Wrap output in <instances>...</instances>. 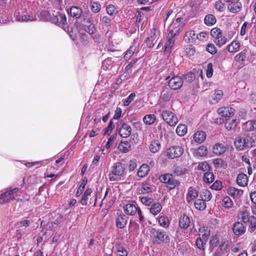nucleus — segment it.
Wrapping results in <instances>:
<instances>
[{"label": "nucleus", "instance_id": "nucleus-1", "mask_svg": "<svg viewBox=\"0 0 256 256\" xmlns=\"http://www.w3.org/2000/svg\"><path fill=\"white\" fill-rule=\"evenodd\" d=\"M150 233L154 244H158L161 243H169V236L164 230L153 228L151 230Z\"/></svg>", "mask_w": 256, "mask_h": 256}, {"label": "nucleus", "instance_id": "nucleus-2", "mask_svg": "<svg viewBox=\"0 0 256 256\" xmlns=\"http://www.w3.org/2000/svg\"><path fill=\"white\" fill-rule=\"evenodd\" d=\"M124 168L121 162H116L112 167V172L109 174L110 180L111 182L116 181L119 180V177L124 174Z\"/></svg>", "mask_w": 256, "mask_h": 256}, {"label": "nucleus", "instance_id": "nucleus-3", "mask_svg": "<svg viewBox=\"0 0 256 256\" xmlns=\"http://www.w3.org/2000/svg\"><path fill=\"white\" fill-rule=\"evenodd\" d=\"M159 180L160 182L164 183L166 184V186L169 190L174 188L176 186H179L180 182L175 180L174 176L170 174H165L161 175Z\"/></svg>", "mask_w": 256, "mask_h": 256}, {"label": "nucleus", "instance_id": "nucleus-4", "mask_svg": "<svg viewBox=\"0 0 256 256\" xmlns=\"http://www.w3.org/2000/svg\"><path fill=\"white\" fill-rule=\"evenodd\" d=\"M228 242L226 239H222V243L215 250L210 251L212 256H227Z\"/></svg>", "mask_w": 256, "mask_h": 256}, {"label": "nucleus", "instance_id": "nucleus-5", "mask_svg": "<svg viewBox=\"0 0 256 256\" xmlns=\"http://www.w3.org/2000/svg\"><path fill=\"white\" fill-rule=\"evenodd\" d=\"M52 22L62 28L64 30L67 28L66 17V14L62 13L56 12L55 15L53 14Z\"/></svg>", "mask_w": 256, "mask_h": 256}, {"label": "nucleus", "instance_id": "nucleus-6", "mask_svg": "<svg viewBox=\"0 0 256 256\" xmlns=\"http://www.w3.org/2000/svg\"><path fill=\"white\" fill-rule=\"evenodd\" d=\"M162 116L163 120L170 126L176 124L178 122V118L170 110H164L162 112Z\"/></svg>", "mask_w": 256, "mask_h": 256}, {"label": "nucleus", "instance_id": "nucleus-7", "mask_svg": "<svg viewBox=\"0 0 256 256\" xmlns=\"http://www.w3.org/2000/svg\"><path fill=\"white\" fill-rule=\"evenodd\" d=\"M184 153V148L180 146H174L167 150L166 156L172 159L181 156Z\"/></svg>", "mask_w": 256, "mask_h": 256}, {"label": "nucleus", "instance_id": "nucleus-8", "mask_svg": "<svg viewBox=\"0 0 256 256\" xmlns=\"http://www.w3.org/2000/svg\"><path fill=\"white\" fill-rule=\"evenodd\" d=\"M117 130L121 137L126 138L130 135L132 129L129 124L123 123L118 128H117Z\"/></svg>", "mask_w": 256, "mask_h": 256}, {"label": "nucleus", "instance_id": "nucleus-9", "mask_svg": "<svg viewBox=\"0 0 256 256\" xmlns=\"http://www.w3.org/2000/svg\"><path fill=\"white\" fill-rule=\"evenodd\" d=\"M74 26L76 27L78 30H84L85 32H94L95 30L94 25L89 21L86 22L83 24L82 28H81L80 23L78 20L75 22Z\"/></svg>", "mask_w": 256, "mask_h": 256}, {"label": "nucleus", "instance_id": "nucleus-10", "mask_svg": "<svg viewBox=\"0 0 256 256\" xmlns=\"http://www.w3.org/2000/svg\"><path fill=\"white\" fill-rule=\"evenodd\" d=\"M183 84V80L181 77L174 76L168 81L170 87L174 90L180 88Z\"/></svg>", "mask_w": 256, "mask_h": 256}, {"label": "nucleus", "instance_id": "nucleus-11", "mask_svg": "<svg viewBox=\"0 0 256 256\" xmlns=\"http://www.w3.org/2000/svg\"><path fill=\"white\" fill-rule=\"evenodd\" d=\"M15 19L18 22H27L28 21H32L34 18L32 16L26 14L24 12H16L14 14Z\"/></svg>", "mask_w": 256, "mask_h": 256}, {"label": "nucleus", "instance_id": "nucleus-12", "mask_svg": "<svg viewBox=\"0 0 256 256\" xmlns=\"http://www.w3.org/2000/svg\"><path fill=\"white\" fill-rule=\"evenodd\" d=\"M246 228L241 222H235L232 226V231L236 236H240L246 232Z\"/></svg>", "mask_w": 256, "mask_h": 256}, {"label": "nucleus", "instance_id": "nucleus-13", "mask_svg": "<svg viewBox=\"0 0 256 256\" xmlns=\"http://www.w3.org/2000/svg\"><path fill=\"white\" fill-rule=\"evenodd\" d=\"M217 112L222 117L229 118L234 114V110L231 107H224L219 108Z\"/></svg>", "mask_w": 256, "mask_h": 256}, {"label": "nucleus", "instance_id": "nucleus-14", "mask_svg": "<svg viewBox=\"0 0 256 256\" xmlns=\"http://www.w3.org/2000/svg\"><path fill=\"white\" fill-rule=\"evenodd\" d=\"M222 238H220V236H214L210 238V251L215 250L222 243Z\"/></svg>", "mask_w": 256, "mask_h": 256}, {"label": "nucleus", "instance_id": "nucleus-15", "mask_svg": "<svg viewBox=\"0 0 256 256\" xmlns=\"http://www.w3.org/2000/svg\"><path fill=\"white\" fill-rule=\"evenodd\" d=\"M201 34H206V33H186L184 38L186 42L192 43L197 39L200 40Z\"/></svg>", "mask_w": 256, "mask_h": 256}, {"label": "nucleus", "instance_id": "nucleus-16", "mask_svg": "<svg viewBox=\"0 0 256 256\" xmlns=\"http://www.w3.org/2000/svg\"><path fill=\"white\" fill-rule=\"evenodd\" d=\"M210 34L215 39L214 42L220 46L225 44L228 40V38L222 36V33H210Z\"/></svg>", "mask_w": 256, "mask_h": 256}, {"label": "nucleus", "instance_id": "nucleus-17", "mask_svg": "<svg viewBox=\"0 0 256 256\" xmlns=\"http://www.w3.org/2000/svg\"><path fill=\"white\" fill-rule=\"evenodd\" d=\"M68 12L72 17L78 20L81 16L83 12L80 8L76 6H72L70 8L69 10H68Z\"/></svg>", "mask_w": 256, "mask_h": 256}, {"label": "nucleus", "instance_id": "nucleus-18", "mask_svg": "<svg viewBox=\"0 0 256 256\" xmlns=\"http://www.w3.org/2000/svg\"><path fill=\"white\" fill-rule=\"evenodd\" d=\"M177 35L176 33H168L167 40L164 46L165 50L170 52L171 48L174 43V37Z\"/></svg>", "mask_w": 256, "mask_h": 256}, {"label": "nucleus", "instance_id": "nucleus-19", "mask_svg": "<svg viewBox=\"0 0 256 256\" xmlns=\"http://www.w3.org/2000/svg\"><path fill=\"white\" fill-rule=\"evenodd\" d=\"M128 217L124 214L118 215L116 218V226L120 228H124L126 224Z\"/></svg>", "mask_w": 256, "mask_h": 256}, {"label": "nucleus", "instance_id": "nucleus-20", "mask_svg": "<svg viewBox=\"0 0 256 256\" xmlns=\"http://www.w3.org/2000/svg\"><path fill=\"white\" fill-rule=\"evenodd\" d=\"M138 208L132 204H128L124 207V212L127 214L131 216L134 215L138 210Z\"/></svg>", "mask_w": 256, "mask_h": 256}, {"label": "nucleus", "instance_id": "nucleus-21", "mask_svg": "<svg viewBox=\"0 0 256 256\" xmlns=\"http://www.w3.org/2000/svg\"><path fill=\"white\" fill-rule=\"evenodd\" d=\"M190 218L186 214H183L179 219L180 226L184 229H186L190 226Z\"/></svg>", "mask_w": 256, "mask_h": 256}, {"label": "nucleus", "instance_id": "nucleus-22", "mask_svg": "<svg viewBox=\"0 0 256 256\" xmlns=\"http://www.w3.org/2000/svg\"><path fill=\"white\" fill-rule=\"evenodd\" d=\"M228 8L230 12L236 13L240 11L242 8V4L238 1L232 2L228 5Z\"/></svg>", "mask_w": 256, "mask_h": 256}, {"label": "nucleus", "instance_id": "nucleus-23", "mask_svg": "<svg viewBox=\"0 0 256 256\" xmlns=\"http://www.w3.org/2000/svg\"><path fill=\"white\" fill-rule=\"evenodd\" d=\"M158 36L156 33H153L150 37H147L145 40V42L148 48H150L154 46L155 42L158 39Z\"/></svg>", "mask_w": 256, "mask_h": 256}, {"label": "nucleus", "instance_id": "nucleus-24", "mask_svg": "<svg viewBox=\"0 0 256 256\" xmlns=\"http://www.w3.org/2000/svg\"><path fill=\"white\" fill-rule=\"evenodd\" d=\"M248 176L246 174L241 173L240 174L237 176V184L240 186H244L247 184Z\"/></svg>", "mask_w": 256, "mask_h": 256}, {"label": "nucleus", "instance_id": "nucleus-25", "mask_svg": "<svg viewBox=\"0 0 256 256\" xmlns=\"http://www.w3.org/2000/svg\"><path fill=\"white\" fill-rule=\"evenodd\" d=\"M150 170L149 166L148 164H143L138 169L137 174L139 177L144 178L148 173Z\"/></svg>", "mask_w": 256, "mask_h": 256}, {"label": "nucleus", "instance_id": "nucleus-26", "mask_svg": "<svg viewBox=\"0 0 256 256\" xmlns=\"http://www.w3.org/2000/svg\"><path fill=\"white\" fill-rule=\"evenodd\" d=\"M206 133L203 131H198L194 134V140L196 142L201 144L206 139Z\"/></svg>", "mask_w": 256, "mask_h": 256}, {"label": "nucleus", "instance_id": "nucleus-27", "mask_svg": "<svg viewBox=\"0 0 256 256\" xmlns=\"http://www.w3.org/2000/svg\"><path fill=\"white\" fill-rule=\"evenodd\" d=\"M130 148V144L128 141H122L119 144L118 148L120 151L124 153H126L129 152Z\"/></svg>", "mask_w": 256, "mask_h": 256}, {"label": "nucleus", "instance_id": "nucleus-28", "mask_svg": "<svg viewBox=\"0 0 256 256\" xmlns=\"http://www.w3.org/2000/svg\"><path fill=\"white\" fill-rule=\"evenodd\" d=\"M238 122L236 119L230 120V118H226L225 122V128L228 130H231L236 126Z\"/></svg>", "mask_w": 256, "mask_h": 256}, {"label": "nucleus", "instance_id": "nucleus-29", "mask_svg": "<svg viewBox=\"0 0 256 256\" xmlns=\"http://www.w3.org/2000/svg\"><path fill=\"white\" fill-rule=\"evenodd\" d=\"M226 151V147L222 144H216L213 148V152L217 155L223 154Z\"/></svg>", "mask_w": 256, "mask_h": 256}, {"label": "nucleus", "instance_id": "nucleus-30", "mask_svg": "<svg viewBox=\"0 0 256 256\" xmlns=\"http://www.w3.org/2000/svg\"><path fill=\"white\" fill-rule=\"evenodd\" d=\"M162 209V206L160 202L153 203L150 208V212L156 216L161 211Z\"/></svg>", "mask_w": 256, "mask_h": 256}, {"label": "nucleus", "instance_id": "nucleus-31", "mask_svg": "<svg viewBox=\"0 0 256 256\" xmlns=\"http://www.w3.org/2000/svg\"><path fill=\"white\" fill-rule=\"evenodd\" d=\"M200 199L204 200V201H210L212 197V194L210 191L207 190H202L200 194Z\"/></svg>", "mask_w": 256, "mask_h": 256}, {"label": "nucleus", "instance_id": "nucleus-32", "mask_svg": "<svg viewBox=\"0 0 256 256\" xmlns=\"http://www.w3.org/2000/svg\"><path fill=\"white\" fill-rule=\"evenodd\" d=\"M238 217L240 219L242 220L244 223L248 222L251 218V216H250V213L246 210L240 212L238 214Z\"/></svg>", "mask_w": 256, "mask_h": 256}, {"label": "nucleus", "instance_id": "nucleus-33", "mask_svg": "<svg viewBox=\"0 0 256 256\" xmlns=\"http://www.w3.org/2000/svg\"><path fill=\"white\" fill-rule=\"evenodd\" d=\"M160 144L158 140L152 141L150 145L149 148L152 152L156 153L160 148Z\"/></svg>", "mask_w": 256, "mask_h": 256}, {"label": "nucleus", "instance_id": "nucleus-34", "mask_svg": "<svg viewBox=\"0 0 256 256\" xmlns=\"http://www.w3.org/2000/svg\"><path fill=\"white\" fill-rule=\"evenodd\" d=\"M204 23L207 26H212L216 22V17L212 14H208L205 16Z\"/></svg>", "mask_w": 256, "mask_h": 256}, {"label": "nucleus", "instance_id": "nucleus-35", "mask_svg": "<svg viewBox=\"0 0 256 256\" xmlns=\"http://www.w3.org/2000/svg\"><path fill=\"white\" fill-rule=\"evenodd\" d=\"M176 134L180 136H184L187 132V126L185 124H180L176 128Z\"/></svg>", "mask_w": 256, "mask_h": 256}, {"label": "nucleus", "instance_id": "nucleus-36", "mask_svg": "<svg viewBox=\"0 0 256 256\" xmlns=\"http://www.w3.org/2000/svg\"><path fill=\"white\" fill-rule=\"evenodd\" d=\"M194 206L198 210H204L206 208V201L202 199H198L194 202Z\"/></svg>", "mask_w": 256, "mask_h": 256}, {"label": "nucleus", "instance_id": "nucleus-37", "mask_svg": "<svg viewBox=\"0 0 256 256\" xmlns=\"http://www.w3.org/2000/svg\"><path fill=\"white\" fill-rule=\"evenodd\" d=\"M240 48L239 42H234L227 46V50L230 52H234L238 50Z\"/></svg>", "mask_w": 256, "mask_h": 256}, {"label": "nucleus", "instance_id": "nucleus-38", "mask_svg": "<svg viewBox=\"0 0 256 256\" xmlns=\"http://www.w3.org/2000/svg\"><path fill=\"white\" fill-rule=\"evenodd\" d=\"M88 182V179L86 177L84 178L81 182L80 186L76 192V195L77 196H80L84 189L85 186Z\"/></svg>", "mask_w": 256, "mask_h": 256}, {"label": "nucleus", "instance_id": "nucleus-39", "mask_svg": "<svg viewBox=\"0 0 256 256\" xmlns=\"http://www.w3.org/2000/svg\"><path fill=\"white\" fill-rule=\"evenodd\" d=\"M156 118L154 114H147L143 118L144 122L148 124H152L156 121Z\"/></svg>", "mask_w": 256, "mask_h": 256}, {"label": "nucleus", "instance_id": "nucleus-40", "mask_svg": "<svg viewBox=\"0 0 256 256\" xmlns=\"http://www.w3.org/2000/svg\"><path fill=\"white\" fill-rule=\"evenodd\" d=\"M203 180L206 183H211L214 180V174L211 172H207L204 173Z\"/></svg>", "mask_w": 256, "mask_h": 256}, {"label": "nucleus", "instance_id": "nucleus-41", "mask_svg": "<svg viewBox=\"0 0 256 256\" xmlns=\"http://www.w3.org/2000/svg\"><path fill=\"white\" fill-rule=\"evenodd\" d=\"M242 140L243 138L241 137H237L234 141V145L236 148L240 150H243L245 148Z\"/></svg>", "mask_w": 256, "mask_h": 256}, {"label": "nucleus", "instance_id": "nucleus-42", "mask_svg": "<svg viewBox=\"0 0 256 256\" xmlns=\"http://www.w3.org/2000/svg\"><path fill=\"white\" fill-rule=\"evenodd\" d=\"M242 140L244 141L245 148H251L254 144V139L249 136H247L246 138H243Z\"/></svg>", "mask_w": 256, "mask_h": 256}, {"label": "nucleus", "instance_id": "nucleus-43", "mask_svg": "<svg viewBox=\"0 0 256 256\" xmlns=\"http://www.w3.org/2000/svg\"><path fill=\"white\" fill-rule=\"evenodd\" d=\"M154 186L147 182H144L142 186V193H149L152 191Z\"/></svg>", "mask_w": 256, "mask_h": 256}, {"label": "nucleus", "instance_id": "nucleus-44", "mask_svg": "<svg viewBox=\"0 0 256 256\" xmlns=\"http://www.w3.org/2000/svg\"><path fill=\"white\" fill-rule=\"evenodd\" d=\"M228 192L231 196H236L240 194H242L243 191L234 187H231L228 190Z\"/></svg>", "mask_w": 256, "mask_h": 256}, {"label": "nucleus", "instance_id": "nucleus-45", "mask_svg": "<svg viewBox=\"0 0 256 256\" xmlns=\"http://www.w3.org/2000/svg\"><path fill=\"white\" fill-rule=\"evenodd\" d=\"M223 96V92L221 90H218L215 92L214 94L212 96V98L214 102V103L218 102Z\"/></svg>", "mask_w": 256, "mask_h": 256}, {"label": "nucleus", "instance_id": "nucleus-46", "mask_svg": "<svg viewBox=\"0 0 256 256\" xmlns=\"http://www.w3.org/2000/svg\"><path fill=\"white\" fill-rule=\"evenodd\" d=\"M200 235H202L203 239H208L210 234V230L208 228H205L204 227L200 228H199Z\"/></svg>", "mask_w": 256, "mask_h": 256}, {"label": "nucleus", "instance_id": "nucleus-47", "mask_svg": "<svg viewBox=\"0 0 256 256\" xmlns=\"http://www.w3.org/2000/svg\"><path fill=\"white\" fill-rule=\"evenodd\" d=\"M198 168L199 170H202V171H209L210 168V166L208 164V163L206 162H200Z\"/></svg>", "mask_w": 256, "mask_h": 256}, {"label": "nucleus", "instance_id": "nucleus-48", "mask_svg": "<svg viewBox=\"0 0 256 256\" xmlns=\"http://www.w3.org/2000/svg\"><path fill=\"white\" fill-rule=\"evenodd\" d=\"M248 222H249V229L251 230L250 232H252L256 228V218L253 216H252Z\"/></svg>", "mask_w": 256, "mask_h": 256}, {"label": "nucleus", "instance_id": "nucleus-49", "mask_svg": "<svg viewBox=\"0 0 256 256\" xmlns=\"http://www.w3.org/2000/svg\"><path fill=\"white\" fill-rule=\"evenodd\" d=\"M158 223L163 227H168L169 225L168 218L164 216H161L158 218Z\"/></svg>", "mask_w": 256, "mask_h": 256}, {"label": "nucleus", "instance_id": "nucleus-50", "mask_svg": "<svg viewBox=\"0 0 256 256\" xmlns=\"http://www.w3.org/2000/svg\"><path fill=\"white\" fill-rule=\"evenodd\" d=\"M223 206L226 208H230L232 206L233 202L232 200L228 197H224L222 200Z\"/></svg>", "mask_w": 256, "mask_h": 256}, {"label": "nucleus", "instance_id": "nucleus-51", "mask_svg": "<svg viewBox=\"0 0 256 256\" xmlns=\"http://www.w3.org/2000/svg\"><path fill=\"white\" fill-rule=\"evenodd\" d=\"M215 8L218 11L223 12L226 8L225 4L222 0H219L216 2Z\"/></svg>", "mask_w": 256, "mask_h": 256}, {"label": "nucleus", "instance_id": "nucleus-52", "mask_svg": "<svg viewBox=\"0 0 256 256\" xmlns=\"http://www.w3.org/2000/svg\"><path fill=\"white\" fill-rule=\"evenodd\" d=\"M198 196V192L194 190L192 188H190V190H188V196L192 200H194V198H196Z\"/></svg>", "mask_w": 256, "mask_h": 256}, {"label": "nucleus", "instance_id": "nucleus-53", "mask_svg": "<svg viewBox=\"0 0 256 256\" xmlns=\"http://www.w3.org/2000/svg\"><path fill=\"white\" fill-rule=\"evenodd\" d=\"M141 202L143 204L150 206L153 204L154 199L152 198L144 196L141 198Z\"/></svg>", "mask_w": 256, "mask_h": 256}, {"label": "nucleus", "instance_id": "nucleus-54", "mask_svg": "<svg viewBox=\"0 0 256 256\" xmlns=\"http://www.w3.org/2000/svg\"><path fill=\"white\" fill-rule=\"evenodd\" d=\"M101 8V6L100 4L96 2H92L90 6V10H91L94 12L97 13L100 12Z\"/></svg>", "mask_w": 256, "mask_h": 256}, {"label": "nucleus", "instance_id": "nucleus-55", "mask_svg": "<svg viewBox=\"0 0 256 256\" xmlns=\"http://www.w3.org/2000/svg\"><path fill=\"white\" fill-rule=\"evenodd\" d=\"M114 127V125L113 124L112 119L108 124V126L104 129L105 132L104 134H106L108 136H110L111 134V132L113 130Z\"/></svg>", "mask_w": 256, "mask_h": 256}, {"label": "nucleus", "instance_id": "nucleus-56", "mask_svg": "<svg viewBox=\"0 0 256 256\" xmlns=\"http://www.w3.org/2000/svg\"><path fill=\"white\" fill-rule=\"evenodd\" d=\"M206 50L209 53L214 54L217 52V49L212 44H209L206 47Z\"/></svg>", "mask_w": 256, "mask_h": 256}, {"label": "nucleus", "instance_id": "nucleus-57", "mask_svg": "<svg viewBox=\"0 0 256 256\" xmlns=\"http://www.w3.org/2000/svg\"><path fill=\"white\" fill-rule=\"evenodd\" d=\"M186 53L188 56H191L194 55L195 53V49L192 45H188L186 48Z\"/></svg>", "mask_w": 256, "mask_h": 256}, {"label": "nucleus", "instance_id": "nucleus-58", "mask_svg": "<svg viewBox=\"0 0 256 256\" xmlns=\"http://www.w3.org/2000/svg\"><path fill=\"white\" fill-rule=\"evenodd\" d=\"M136 94L132 92L130 95L124 100V106H128L129 104L134 100L136 97Z\"/></svg>", "mask_w": 256, "mask_h": 256}, {"label": "nucleus", "instance_id": "nucleus-59", "mask_svg": "<svg viewBox=\"0 0 256 256\" xmlns=\"http://www.w3.org/2000/svg\"><path fill=\"white\" fill-rule=\"evenodd\" d=\"M118 256H127L126 250L122 246H118L116 250Z\"/></svg>", "mask_w": 256, "mask_h": 256}, {"label": "nucleus", "instance_id": "nucleus-60", "mask_svg": "<svg viewBox=\"0 0 256 256\" xmlns=\"http://www.w3.org/2000/svg\"><path fill=\"white\" fill-rule=\"evenodd\" d=\"M134 54V50L132 46H130L128 50L124 56V58L126 60H128L130 57Z\"/></svg>", "mask_w": 256, "mask_h": 256}, {"label": "nucleus", "instance_id": "nucleus-61", "mask_svg": "<svg viewBox=\"0 0 256 256\" xmlns=\"http://www.w3.org/2000/svg\"><path fill=\"white\" fill-rule=\"evenodd\" d=\"M224 160L221 158H216L213 160V164L216 168H220L222 166Z\"/></svg>", "mask_w": 256, "mask_h": 256}, {"label": "nucleus", "instance_id": "nucleus-62", "mask_svg": "<svg viewBox=\"0 0 256 256\" xmlns=\"http://www.w3.org/2000/svg\"><path fill=\"white\" fill-rule=\"evenodd\" d=\"M208 153V150L204 146H200L197 150V154L200 156H204L206 155Z\"/></svg>", "mask_w": 256, "mask_h": 256}, {"label": "nucleus", "instance_id": "nucleus-63", "mask_svg": "<svg viewBox=\"0 0 256 256\" xmlns=\"http://www.w3.org/2000/svg\"><path fill=\"white\" fill-rule=\"evenodd\" d=\"M246 58V53L244 52H242L236 56L234 59L236 62H239L240 61H244Z\"/></svg>", "mask_w": 256, "mask_h": 256}, {"label": "nucleus", "instance_id": "nucleus-64", "mask_svg": "<svg viewBox=\"0 0 256 256\" xmlns=\"http://www.w3.org/2000/svg\"><path fill=\"white\" fill-rule=\"evenodd\" d=\"M222 187V182L219 180L216 181L211 186V188L216 190H219Z\"/></svg>", "mask_w": 256, "mask_h": 256}]
</instances>
